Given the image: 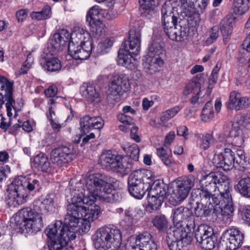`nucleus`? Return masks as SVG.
<instances>
[{
  "label": "nucleus",
  "instance_id": "obj_1",
  "mask_svg": "<svg viewBox=\"0 0 250 250\" xmlns=\"http://www.w3.org/2000/svg\"><path fill=\"white\" fill-rule=\"evenodd\" d=\"M116 180L108 175L95 173L89 175L86 179L85 186L90 195H85L84 189L82 184L70 181L68 188L69 194L66 195L67 200L71 203L85 204L86 205L93 204L97 199L106 202H112L114 199L115 194L112 193L113 185Z\"/></svg>",
  "mask_w": 250,
  "mask_h": 250
},
{
  "label": "nucleus",
  "instance_id": "obj_2",
  "mask_svg": "<svg viewBox=\"0 0 250 250\" xmlns=\"http://www.w3.org/2000/svg\"><path fill=\"white\" fill-rule=\"evenodd\" d=\"M57 198L54 194H48L42 203L34 202L33 208H23L20 210L16 216V223L20 229H25L28 232L36 233L40 231L43 226L42 208V205L48 212L55 210Z\"/></svg>",
  "mask_w": 250,
  "mask_h": 250
},
{
  "label": "nucleus",
  "instance_id": "obj_3",
  "mask_svg": "<svg viewBox=\"0 0 250 250\" xmlns=\"http://www.w3.org/2000/svg\"><path fill=\"white\" fill-rule=\"evenodd\" d=\"M68 224L57 221L49 225L45 229V233L51 240L48 245L49 250H68V243L75 239L76 232Z\"/></svg>",
  "mask_w": 250,
  "mask_h": 250
},
{
  "label": "nucleus",
  "instance_id": "obj_4",
  "mask_svg": "<svg viewBox=\"0 0 250 250\" xmlns=\"http://www.w3.org/2000/svg\"><path fill=\"white\" fill-rule=\"evenodd\" d=\"M152 182L149 170L144 169L134 171L128 179V191L134 197L141 199L149 190Z\"/></svg>",
  "mask_w": 250,
  "mask_h": 250
},
{
  "label": "nucleus",
  "instance_id": "obj_5",
  "mask_svg": "<svg viewBox=\"0 0 250 250\" xmlns=\"http://www.w3.org/2000/svg\"><path fill=\"white\" fill-rule=\"evenodd\" d=\"M164 50L158 42H153L149 47L147 56L143 60V66L145 71L153 74L161 70L164 64L162 58Z\"/></svg>",
  "mask_w": 250,
  "mask_h": 250
},
{
  "label": "nucleus",
  "instance_id": "obj_6",
  "mask_svg": "<svg viewBox=\"0 0 250 250\" xmlns=\"http://www.w3.org/2000/svg\"><path fill=\"white\" fill-rule=\"evenodd\" d=\"M166 240L170 250H188L192 238L183 228L174 227L168 229Z\"/></svg>",
  "mask_w": 250,
  "mask_h": 250
},
{
  "label": "nucleus",
  "instance_id": "obj_7",
  "mask_svg": "<svg viewBox=\"0 0 250 250\" xmlns=\"http://www.w3.org/2000/svg\"><path fill=\"white\" fill-rule=\"evenodd\" d=\"M101 165L107 169L122 174H127L130 171L131 164L127 163L120 155L107 151L103 153L100 158Z\"/></svg>",
  "mask_w": 250,
  "mask_h": 250
},
{
  "label": "nucleus",
  "instance_id": "obj_8",
  "mask_svg": "<svg viewBox=\"0 0 250 250\" xmlns=\"http://www.w3.org/2000/svg\"><path fill=\"white\" fill-rule=\"evenodd\" d=\"M244 235L237 229H230L223 233L218 246V250H235L242 245Z\"/></svg>",
  "mask_w": 250,
  "mask_h": 250
},
{
  "label": "nucleus",
  "instance_id": "obj_9",
  "mask_svg": "<svg viewBox=\"0 0 250 250\" xmlns=\"http://www.w3.org/2000/svg\"><path fill=\"white\" fill-rule=\"evenodd\" d=\"M200 203H197V206L195 208L194 212L195 215L201 219L207 218L210 215L217 216V209L215 207L219 202L217 198L213 196L209 198L200 196Z\"/></svg>",
  "mask_w": 250,
  "mask_h": 250
},
{
  "label": "nucleus",
  "instance_id": "obj_10",
  "mask_svg": "<svg viewBox=\"0 0 250 250\" xmlns=\"http://www.w3.org/2000/svg\"><path fill=\"white\" fill-rule=\"evenodd\" d=\"M130 87L129 76L125 74H117L112 76L108 84L109 95L121 96L129 90Z\"/></svg>",
  "mask_w": 250,
  "mask_h": 250
},
{
  "label": "nucleus",
  "instance_id": "obj_11",
  "mask_svg": "<svg viewBox=\"0 0 250 250\" xmlns=\"http://www.w3.org/2000/svg\"><path fill=\"white\" fill-rule=\"evenodd\" d=\"M85 204L70 203L67 207V213L65 218V223L75 230L79 226L83 214L85 211Z\"/></svg>",
  "mask_w": 250,
  "mask_h": 250
},
{
  "label": "nucleus",
  "instance_id": "obj_12",
  "mask_svg": "<svg viewBox=\"0 0 250 250\" xmlns=\"http://www.w3.org/2000/svg\"><path fill=\"white\" fill-rule=\"evenodd\" d=\"M219 172H210L208 174L204 176L199 181L201 191L199 192L200 196L212 198L213 196L217 197L215 193L217 188L216 177H218Z\"/></svg>",
  "mask_w": 250,
  "mask_h": 250
},
{
  "label": "nucleus",
  "instance_id": "obj_13",
  "mask_svg": "<svg viewBox=\"0 0 250 250\" xmlns=\"http://www.w3.org/2000/svg\"><path fill=\"white\" fill-rule=\"evenodd\" d=\"M235 159L234 153L230 149L226 148L223 152L214 155L212 163L215 167L226 171L232 168Z\"/></svg>",
  "mask_w": 250,
  "mask_h": 250
},
{
  "label": "nucleus",
  "instance_id": "obj_14",
  "mask_svg": "<svg viewBox=\"0 0 250 250\" xmlns=\"http://www.w3.org/2000/svg\"><path fill=\"white\" fill-rule=\"evenodd\" d=\"M73 156V150L71 147L61 146L51 151L50 159L54 164L62 167L71 161Z\"/></svg>",
  "mask_w": 250,
  "mask_h": 250
},
{
  "label": "nucleus",
  "instance_id": "obj_15",
  "mask_svg": "<svg viewBox=\"0 0 250 250\" xmlns=\"http://www.w3.org/2000/svg\"><path fill=\"white\" fill-rule=\"evenodd\" d=\"M70 34L66 29H62L53 35L50 39V52L53 55L62 50L69 40Z\"/></svg>",
  "mask_w": 250,
  "mask_h": 250
},
{
  "label": "nucleus",
  "instance_id": "obj_16",
  "mask_svg": "<svg viewBox=\"0 0 250 250\" xmlns=\"http://www.w3.org/2000/svg\"><path fill=\"white\" fill-rule=\"evenodd\" d=\"M141 33L140 30L132 29L129 32L128 40L123 45L124 51L132 55H137L140 51Z\"/></svg>",
  "mask_w": 250,
  "mask_h": 250
},
{
  "label": "nucleus",
  "instance_id": "obj_17",
  "mask_svg": "<svg viewBox=\"0 0 250 250\" xmlns=\"http://www.w3.org/2000/svg\"><path fill=\"white\" fill-rule=\"evenodd\" d=\"M250 107V97L242 96L236 91L230 92L228 108L236 111L246 109Z\"/></svg>",
  "mask_w": 250,
  "mask_h": 250
},
{
  "label": "nucleus",
  "instance_id": "obj_18",
  "mask_svg": "<svg viewBox=\"0 0 250 250\" xmlns=\"http://www.w3.org/2000/svg\"><path fill=\"white\" fill-rule=\"evenodd\" d=\"M88 205L89 207H85V211L83 214V216L81 221L79 227L83 231L87 232L91 227V222L97 219L101 213L100 208L98 206Z\"/></svg>",
  "mask_w": 250,
  "mask_h": 250
},
{
  "label": "nucleus",
  "instance_id": "obj_19",
  "mask_svg": "<svg viewBox=\"0 0 250 250\" xmlns=\"http://www.w3.org/2000/svg\"><path fill=\"white\" fill-rule=\"evenodd\" d=\"M68 44V54L75 60H84L88 58L92 50V42L77 45Z\"/></svg>",
  "mask_w": 250,
  "mask_h": 250
},
{
  "label": "nucleus",
  "instance_id": "obj_20",
  "mask_svg": "<svg viewBox=\"0 0 250 250\" xmlns=\"http://www.w3.org/2000/svg\"><path fill=\"white\" fill-rule=\"evenodd\" d=\"M16 187L18 186L14 184V181L8 186L9 192L5 197V201L9 207H17L26 201L27 195L20 191V189Z\"/></svg>",
  "mask_w": 250,
  "mask_h": 250
},
{
  "label": "nucleus",
  "instance_id": "obj_21",
  "mask_svg": "<svg viewBox=\"0 0 250 250\" xmlns=\"http://www.w3.org/2000/svg\"><path fill=\"white\" fill-rule=\"evenodd\" d=\"M173 221L177 226H182L185 225L189 228L194 224L191 212L187 208L180 207L174 210Z\"/></svg>",
  "mask_w": 250,
  "mask_h": 250
},
{
  "label": "nucleus",
  "instance_id": "obj_22",
  "mask_svg": "<svg viewBox=\"0 0 250 250\" xmlns=\"http://www.w3.org/2000/svg\"><path fill=\"white\" fill-rule=\"evenodd\" d=\"M168 37L172 41H182L187 39L189 35V27L188 24H178L170 28L164 29Z\"/></svg>",
  "mask_w": 250,
  "mask_h": 250
},
{
  "label": "nucleus",
  "instance_id": "obj_23",
  "mask_svg": "<svg viewBox=\"0 0 250 250\" xmlns=\"http://www.w3.org/2000/svg\"><path fill=\"white\" fill-rule=\"evenodd\" d=\"M226 199H222L221 195L217 196V200L219 202L215 207L217 209V214L221 213L223 216L224 219L227 218V222L231 221V216L233 213L234 208L232 205V201L231 197H228L226 195Z\"/></svg>",
  "mask_w": 250,
  "mask_h": 250
},
{
  "label": "nucleus",
  "instance_id": "obj_24",
  "mask_svg": "<svg viewBox=\"0 0 250 250\" xmlns=\"http://www.w3.org/2000/svg\"><path fill=\"white\" fill-rule=\"evenodd\" d=\"M135 244L139 250H157V245L152 239L151 234L148 231H144L137 235Z\"/></svg>",
  "mask_w": 250,
  "mask_h": 250
},
{
  "label": "nucleus",
  "instance_id": "obj_25",
  "mask_svg": "<svg viewBox=\"0 0 250 250\" xmlns=\"http://www.w3.org/2000/svg\"><path fill=\"white\" fill-rule=\"evenodd\" d=\"M14 182V184L18 186L16 188L26 195V188L31 191L34 190L39 191L41 187V182L37 179L28 181L25 177H21L15 178Z\"/></svg>",
  "mask_w": 250,
  "mask_h": 250
},
{
  "label": "nucleus",
  "instance_id": "obj_26",
  "mask_svg": "<svg viewBox=\"0 0 250 250\" xmlns=\"http://www.w3.org/2000/svg\"><path fill=\"white\" fill-rule=\"evenodd\" d=\"M68 44L77 45L79 44L86 43L87 42H92L89 33L80 27L75 28L69 36Z\"/></svg>",
  "mask_w": 250,
  "mask_h": 250
},
{
  "label": "nucleus",
  "instance_id": "obj_27",
  "mask_svg": "<svg viewBox=\"0 0 250 250\" xmlns=\"http://www.w3.org/2000/svg\"><path fill=\"white\" fill-rule=\"evenodd\" d=\"M131 54L125 52L123 49H120L118 51V64L131 70L136 69L138 66V62Z\"/></svg>",
  "mask_w": 250,
  "mask_h": 250
},
{
  "label": "nucleus",
  "instance_id": "obj_28",
  "mask_svg": "<svg viewBox=\"0 0 250 250\" xmlns=\"http://www.w3.org/2000/svg\"><path fill=\"white\" fill-rule=\"evenodd\" d=\"M151 179L152 182L148 190V196H158L164 198L169 196L167 193L168 187L166 184L158 180H154L151 176Z\"/></svg>",
  "mask_w": 250,
  "mask_h": 250
},
{
  "label": "nucleus",
  "instance_id": "obj_29",
  "mask_svg": "<svg viewBox=\"0 0 250 250\" xmlns=\"http://www.w3.org/2000/svg\"><path fill=\"white\" fill-rule=\"evenodd\" d=\"M203 82L201 75H197L187 84L184 90V94L186 96L191 94H200L201 85Z\"/></svg>",
  "mask_w": 250,
  "mask_h": 250
},
{
  "label": "nucleus",
  "instance_id": "obj_30",
  "mask_svg": "<svg viewBox=\"0 0 250 250\" xmlns=\"http://www.w3.org/2000/svg\"><path fill=\"white\" fill-rule=\"evenodd\" d=\"M218 175V177H216L217 179V188L219 193H215L216 196L221 195L222 199H226L225 196H227V194L228 197H231L230 195L229 194L230 185L228 177L226 175H222L220 173H219Z\"/></svg>",
  "mask_w": 250,
  "mask_h": 250
},
{
  "label": "nucleus",
  "instance_id": "obj_31",
  "mask_svg": "<svg viewBox=\"0 0 250 250\" xmlns=\"http://www.w3.org/2000/svg\"><path fill=\"white\" fill-rule=\"evenodd\" d=\"M41 64L45 70L51 72H58L62 68L61 61L58 58L53 57H44Z\"/></svg>",
  "mask_w": 250,
  "mask_h": 250
},
{
  "label": "nucleus",
  "instance_id": "obj_32",
  "mask_svg": "<svg viewBox=\"0 0 250 250\" xmlns=\"http://www.w3.org/2000/svg\"><path fill=\"white\" fill-rule=\"evenodd\" d=\"M82 96L88 100L93 102L99 98V93L97 92L94 85L89 83H84L80 87Z\"/></svg>",
  "mask_w": 250,
  "mask_h": 250
},
{
  "label": "nucleus",
  "instance_id": "obj_33",
  "mask_svg": "<svg viewBox=\"0 0 250 250\" xmlns=\"http://www.w3.org/2000/svg\"><path fill=\"white\" fill-rule=\"evenodd\" d=\"M33 166L43 172H47L50 169V163L48 158L43 153H40L34 158Z\"/></svg>",
  "mask_w": 250,
  "mask_h": 250
},
{
  "label": "nucleus",
  "instance_id": "obj_34",
  "mask_svg": "<svg viewBox=\"0 0 250 250\" xmlns=\"http://www.w3.org/2000/svg\"><path fill=\"white\" fill-rule=\"evenodd\" d=\"M229 135L233 146L237 147L242 146L244 142V137L243 132L240 127L233 126L229 131Z\"/></svg>",
  "mask_w": 250,
  "mask_h": 250
},
{
  "label": "nucleus",
  "instance_id": "obj_35",
  "mask_svg": "<svg viewBox=\"0 0 250 250\" xmlns=\"http://www.w3.org/2000/svg\"><path fill=\"white\" fill-rule=\"evenodd\" d=\"M188 192V191L185 189L176 187V188L170 194L168 200L173 204H179L185 199Z\"/></svg>",
  "mask_w": 250,
  "mask_h": 250
},
{
  "label": "nucleus",
  "instance_id": "obj_36",
  "mask_svg": "<svg viewBox=\"0 0 250 250\" xmlns=\"http://www.w3.org/2000/svg\"><path fill=\"white\" fill-rule=\"evenodd\" d=\"M250 0H234L233 10L234 13L238 15H242L250 8Z\"/></svg>",
  "mask_w": 250,
  "mask_h": 250
},
{
  "label": "nucleus",
  "instance_id": "obj_37",
  "mask_svg": "<svg viewBox=\"0 0 250 250\" xmlns=\"http://www.w3.org/2000/svg\"><path fill=\"white\" fill-rule=\"evenodd\" d=\"M153 226L159 231H165L168 227V220L163 214L155 216L152 220Z\"/></svg>",
  "mask_w": 250,
  "mask_h": 250
},
{
  "label": "nucleus",
  "instance_id": "obj_38",
  "mask_svg": "<svg viewBox=\"0 0 250 250\" xmlns=\"http://www.w3.org/2000/svg\"><path fill=\"white\" fill-rule=\"evenodd\" d=\"M233 20L231 18L226 17L221 21L220 28L224 39L228 40L232 33V23Z\"/></svg>",
  "mask_w": 250,
  "mask_h": 250
},
{
  "label": "nucleus",
  "instance_id": "obj_39",
  "mask_svg": "<svg viewBox=\"0 0 250 250\" xmlns=\"http://www.w3.org/2000/svg\"><path fill=\"white\" fill-rule=\"evenodd\" d=\"M51 15V8L49 5H46L41 11L32 12L30 14V17L33 20H42L50 18Z\"/></svg>",
  "mask_w": 250,
  "mask_h": 250
},
{
  "label": "nucleus",
  "instance_id": "obj_40",
  "mask_svg": "<svg viewBox=\"0 0 250 250\" xmlns=\"http://www.w3.org/2000/svg\"><path fill=\"white\" fill-rule=\"evenodd\" d=\"M13 85H8L7 88V92L5 93L4 97L6 101V107L7 109V115L11 118L12 116L11 112L12 108L13 107V104L15 103V100L13 99Z\"/></svg>",
  "mask_w": 250,
  "mask_h": 250
},
{
  "label": "nucleus",
  "instance_id": "obj_41",
  "mask_svg": "<svg viewBox=\"0 0 250 250\" xmlns=\"http://www.w3.org/2000/svg\"><path fill=\"white\" fill-rule=\"evenodd\" d=\"M237 188L243 196L250 197V178L246 177L241 179L237 185Z\"/></svg>",
  "mask_w": 250,
  "mask_h": 250
},
{
  "label": "nucleus",
  "instance_id": "obj_42",
  "mask_svg": "<svg viewBox=\"0 0 250 250\" xmlns=\"http://www.w3.org/2000/svg\"><path fill=\"white\" fill-rule=\"evenodd\" d=\"M176 184V187L185 189L189 191L194 186V178L192 176L180 177L178 178Z\"/></svg>",
  "mask_w": 250,
  "mask_h": 250
},
{
  "label": "nucleus",
  "instance_id": "obj_43",
  "mask_svg": "<svg viewBox=\"0 0 250 250\" xmlns=\"http://www.w3.org/2000/svg\"><path fill=\"white\" fill-rule=\"evenodd\" d=\"M180 8L182 10L181 13L184 14L185 16L191 18L194 16L199 18L198 15L196 14V9L192 2H181Z\"/></svg>",
  "mask_w": 250,
  "mask_h": 250
},
{
  "label": "nucleus",
  "instance_id": "obj_44",
  "mask_svg": "<svg viewBox=\"0 0 250 250\" xmlns=\"http://www.w3.org/2000/svg\"><path fill=\"white\" fill-rule=\"evenodd\" d=\"M214 117V111L212 104L210 102H208L203 108L202 112V119L207 122L212 120Z\"/></svg>",
  "mask_w": 250,
  "mask_h": 250
},
{
  "label": "nucleus",
  "instance_id": "obj_45",
  "mask_svg": "<svg viewBox=\"0 0 250 250\" xmlns=\"http://www.w3.org/2000/svg\"><path fill=\"white\" fill-rule=\"evenodd\" d=\"M100 11L101 9L98 6L95 5L91 8L86 16V22L89 24L99 20Z\"/></svg>",
  "mask_w": 250,
  "mask_h": 250
},
{
  "label": "nucleus",
  "instance_id": "obj_46",
  "mask_svg": "<svg viewBox=\"0 0 250 250\" xmlns=\"http://www.w3.org/2000/svg\"><path fill=\"white\" fill-rule=\"evenodd\" d=\"M165 198L158 196H148V206L154 210L160 208Z\"/></svg>",
  "mask_w": 250,
  "mask_h": 250
},
{
  "label": "nucleus",
  "instance_id": "obj_47",
  "mask_svg": "<svg viewBox=\"0 0 250 250\" xmlns=\"http://www.w3.org/2000/svg\"><path fill=\"white\" fill-rule=\"evenodd\" d=\"M92 121V117L89 115H86L81 118L80 119V126L82 131L83 133L86 134L88 133L91 130V126Z\"/></svg>",
  "mask_w": 250,
  "mask_h": 250
},
{
  "label": "nucleus",
  "instance_id": "obj_48",
  "mask_svg": "<svg viewBox=\"0 0 250 250\" xmlns=\"http://www.w3.org/2000/svg\"><path fill=\"white\" fill-rule=\"evenodd\" d=\"M124 149L131 159L135 161H138L140 149L136 144H133L126 148H124Z\"/></svg>",
  "mask_w": 250,
  "mask_h": 250
},
{
  "label": "nucleus",
  "instance_id": "obj_49",
  "mask_svg": "<svg viewBox=\"0 0 250 250\" xmlns=\"http://www.w3.org/2000/svg\"><path fill=\"white\" fill-rule=\"evenodd\" d=\"M181 110L179 106H176L167 110L162 113L161 119L162 121H167L174 117Z\"/></svg>",
  "mask_w": 250,
  "mask_h": 250
},
{
  "label": "nucleus",
  "instance_id": "obj_50",
  "mask_svg": "<svg viewBox=\"0 0 250 250\" xmlns=\"http://www.w3.org/2000/svg\"><path fill=\"white\" fill-rule=\"evenodd\" d=\"M174 6L171 1H166L161 8L162 18L175 16L173 13Z\"/></svg>",
  "mask_w": 250,
  "mask_h": 250
},
{
  "label": "nucleus",
  "instance_id": "obj_51",
  "mask_svg": "<svg viewBox=\"0 0 250 250\" xmlns=\"http://www.w3.org/2000/svg\"><path fill=\"white\" fill-rule=\"evenodd\" d=\"M217 238L216 236H212L207 240H205L203 242L199 244L198 245L205 250H212L215 248Z\"/></svg>",
  "mask_w": 250,
  "mask_h": 250
},
{
  "label": "nucleus",
  "instance_id": "obj_52",
  "mask_svg": "<svg viewBox=\"0 0 250 250\" xmlns=\"http://www.w3.org/2000/svg\"><path fill=\"white\" fill-rule=\"evenodd\" d=\"M219 28L217 26H213L209 30V37L206 40L205 44L209 45L216 41L219 37Z\"/></svg>",
  "mask_w": 250,
  "mask_h": 250
},
{
  "label": "nucleus",
  "instance_id": "obj_53",
  "mask_svg": "<svg viewBox=\"0 0 250 250\" xmlns=\"http://www.w3.org/2000/svg\"><path fill=\"white\" fill-rule=\"evenodd\" d=\"M113 43V40L110 38L106 39L102 42H100L97 46L99 52L103 54L107 53L108 49L112 46Z\"/></svg>",
  "mask_w": 250,
  "mask_h": 250
},
{
  "label": "nucleus",
  "instance_id": "obj_54",
  "mask_svg": "<svg viewBox=\"0 0 250 250\" xmlns=\"http://www.w3.org/2000/svg\"><path fill=\"white\" fill-rule=\"evenodd\" d=\"M88 24L90 27L91 30L96 34L100 35L103 32L104 25L100 20L94 21Z\"/></svg>",
  "mask_w": 250,
  "mask_h": 250
},
{
  "label": "nucleus",
  "instance_id": "obj_55",
  "mask_svg": "<svg viewBox=\"0 0 250 250\" xmlns=\"http://www.w3.org/2000/svg\"><path fill=\"white\" fill-rule=\"evenodd\" d=\"M162 21L164 26V29L167 28H170L172 26L178 25L177 23V18L175 16L172 17H166L164 18H162Z\"/></svg>",
  "mask_w": 250,
  "mask_h": 250
},
{
  "label": "nucleus",
  "instance_id": "obj_56",
  "mask_svg": "<svg viewBox=\"0 0 250 250\" xmlns=\"http://www.w3.org/2000/svg\"><path fill=\"white\" fill-rule=\"evenodd\" d=\"M213 143V138L212 135L210 134H206L203 137L202 143L200 145V147L205 150L208 149L210 145Z\"/></svg>",
  "mask_w": 250,
  "mask_h": 250
},
{
  "label": "nucleus",
  "instance_id": "obj_57",
  "mask_svg": "<svg viewBox=\"0 0 250 250\" xmlns=\"http://www.w3.org/2000/svg\"><path fill=\"white\" fill-rule=\"evenodd\" d=\"M219 68L216 65L213 68L209 77L208 81V88H212L213 85L216 83L218 80V72Z\"/></svg>",
  "mask_w": 250,
  "mask_h": 250
},
{
  "label": "nucleus",
  "instance_id": "obj_58",
  "mask_svg": "<svg viewBox=\"0 0 250 250\" xmlns=\"http://www.w3.org/2000/svg\"><path fill=\"white\" fill-rule=\"evenodd\" d=\"M91 130L92 129H101L104 127V121L100 116L92 117Z\"/></svg>",
  "mask_w": 250,
  "mask_h": 250
},
{
  "label": "nucleus",
  "instance_id": "obj_59",
  "mask_svg": "<svg viewBox=\"0 0 250 250\" xmlns=\"http://www.w3.org/2000/svg\"><path fill=\"white\" fill-rule=\"evenodd\" d=\"M197 230L200 232V233H203V234H204V235L209 236L210 237L215 236L212 227L207 225L200 226Z\"/></svg>",
  "mask_w": 250,
  "mask_h": 250
},
{
  "label": "nucleus",
  "instance_id": "obj_60",
  "mask_svg": "<svg viewBox=\"0 0 250 250\" xmlns=\"http://www.w3.org/2000/svg\"><path fill=\"white\" fill-rule=\"evenodd\" d=\"M141 14L146 18L149 19L155 14L154 8L156 7H148L146 5L141 4Z\"/></svg>",
  "mask_w": 250,
  "mask_h": 250
},
{
  "label": "nucleus",
  "instance_id": "obj_61",
  "mask_svg": "<svg viewBox=\"0 0 250 250\" xmlns=\"http://www.w3.org/2000/svg\"><path fill=\"white\" fill-rule=\"evenodd\" d=\"M118 118L121 122L125 125H131L134 123L132 117L129 116L127 113H123V114H119Z\"/></svg>",
  "mask_w": 250,
  "mask_h": 250
},
{
  "label": "nucleus",
  "instance_id": "obj_62",
  "mask_svg": "<svg viewBox=\"0 0 250 250\" xmlns=\"http://www.w3.org/2000/svg\"><path fill=\"white\" fill-rule=\"evenodd\" d=\"M13 85V82H10L5 77L0 75V90L3 91L4 94L7 92L8 85Z\"/></svg>",
  "mask_w": 250,
  "mask_h": 250
},
{
  "label": "nucleus",
  "instance_id": "obj_63",
  "mask_svg": "<svg viewBox=\"0 0 250 250\" xmlns=\"http://www.w3.org/2000/svg\"><path fill=\"white\" fill-rule=\"evenodd\" d=\"M32 60L31 58L29 55L24 64L22 65L20 69V74H24L27 73L28 70L32 65Z\"/></svg>",
  "mask_w": 250,
  "mask_h": 250
},
{
  "label": "nucleus",
  "instance_id": "obj_64",
  "mask_svg": "<svg viewBox=\"0 0 250 250\" xmlns=\"http://www.w3.org/2000/svg\"><path fill=\"white\" fill-rule=\"evenodd\" d=\"M190 102L195 106H198L200 104H203L204 100L200 96V94H191Z\"/></svg>",
  "mask_w": 250,
  "mask_h": 250
}]
</instances>
